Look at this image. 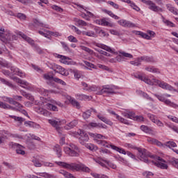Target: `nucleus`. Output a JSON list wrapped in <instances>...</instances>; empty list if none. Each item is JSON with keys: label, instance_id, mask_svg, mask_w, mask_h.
Segmentation results:
<instances>
[{"label": "nucleus", "instance_id": "f257e3e1", "mask_svg": "<svg viewBox=\"0 0 178 178\" xmlns=\"http://www.w3.org/2000/svg\"><path fill=\"white\" fill-rule=\"evenodd\" d=\"M57 165L59 166H62L63 168H65V169H70V170H76V172H85L86 173H90L91 172V169L88 167L84 165V164H77L76 163H67L62 161L56 162Z\"/></svg>", "mask_w": 178, "mask_h": 178}, {"label": "nucleus", "instance_id": "f03ea898", "mask_svg": "<svg viewBox=\"0 0 178 178\" xmlns=\"http://www.w3.org/2000/svg\"><path fill=\"white\" fill-rule=\"evenodd\" d=\"M136 149H137L138 152V156L139 159L142 161V162H145V163H149V161L148 160V158H152L151 154L145 149L136 147Z\"/></svg>", "mask_w": 178, "mask_h": 178}, {"label": "nucleus", "instance_id": "7ed1b4c3", "mask_svg": "<svg viewBox=\"0 0 178 178\" xmlns=\"http://www.w3.org/2000/svg\"><path fill=\"white\" fill-rule=\"evenodd\" d=\"M64 152L69 155V156H79L80 149L77 145L74 144H70V147H65L64 148Z\"/></svg>", "mask_w": 178, "mask_h": 178}, {"label": "nucleus", "instance_id": "20e7f679", "mask_svg": "<svg viewBox=\"0 0 178 178\" xmlns=\"http://www.w3.org/2000/svg\"><path fill=\"white\" fill-rule=\"evenodd\" d=\"M22 98H23V97L17 95L13 96V98L8 97H4L6 102H8L11 105H15L17 108H23V106L20 103L16 102L22 101Z\"/></svg>", "mask_w": 178, "mask_h": 178}, {"label": "nucleus", "instance_id": "39448f33", "mask_svg": "<svg viewBox=\"0 0 178 178\" xmlns=\"http://www.w3.org/2000/svg\"><path fill=\"white\" fill-rule=\"evenodd\" d=\"M153 83V86H159L163 90H168L169 91H173V86L166 83L165 82L161 81L156 79H152V81Z\"/></svg>", "mask_w": 178, "mask_h": 178}, {"label": "nucleus", "instance_id": "423d86ee", "mask_svg": "<svg viewBox=\"0 0 178 178\" xmlns=\"http://www.w3.org/2000/svg\"><path fill=\"white\" fill-rule=\"evenodd\" d=\"M78 134L80 136V137L79 138V141L80 144H81V145H86L87 143H88V140H90L88 134L81 130H79L78 131Z\"/></svg>", "mask_w": 178, "mask_h": 178}, {"label": "nucleus", "instance_id": "0eeeda50", "mask_svg": "<svg viewBox=\"0 0 178 178\" xmlns=\"http://www.w3.org/2000/svg\"><path fill=\"white\" fill-rule=\"evenodd\" d=\"M156 159L158 161H152V163H154L155 166L160 168V169H168V164L165 163L166 161L163 160V159L161 158L160 156H157L156 157Z\"/></svg>", "mask_w": 178, "mask_h": 178}, {"label": "nucleus", "instance_id": "6e6552de", "mask_svg": "<svg viewBox=\"0 0 178 178\" xmlns=\"http://www.w3.org/2000/svg\"><path fill=\"white\" fill-rule=\"evenodd\" d=\"M111 148H112V149H114L115 151H117L118 152H120V154H123V155L127 154L128 156H130V158H131L132 159H136V156L129 151L126 152L124 149L118 147L115 145H111Z\"/></svg>", "mask_w": 178, "mask_h": 178}, {"label": "nucleus", "instance_id": "1a4fd4ad", "mask_svg": "<svg viewBox=\"0 0 178 178\" xmlns=\"http://www.w3.org/2000/svg\"><path fill=\"white\" fill-rule=\"evenodd\" d=\"M10 145H11L13 148H15L17 154L19 155H24L26 154V152L24 151V147L23 145L13 142H11Z\"/></svg>", "mask_w": 178, "mask_h": 178}, {"label": "nucleus", "instance_id": "9d476101", "mask_svg": "<svg viewBox=\"0 0 178 178\" xmlns=\"http://www.w3.org/2000/svg\"><path fill=\"white\" fill-rule=\"evenodd\" d=\"M54 71L56 72V73H59L60 74H62V76H69V71L60 65H56V69H54Z\"/></svg>", "mask_w": 178, "mask_h": 178}, {"label": "nucleus", "instance_id": "9b49d317", "mask_svg": "<svg viewBox=\"0 0 178 178\" xmlns=\"http://www.w3.org/2000/svg\"><path fill=\"white\" fill-rule=\"evenodd\" d=\"M118 23L120 26H122V27H136V24L126 19H120Z\"/></svg>", "mask_w": 178, "mask_h": 178}, {"label": "nucleus", "instance_id": "f8f14e48", "mask_svg": "<svg viewBox=\"0 0 178 178\" xmlns=\"http://www.w3.org/2000/svg\"><path fill=\"white\" fill-rule=\"evenodd\" d=\"M144 60L145 62H148L151 63H155L156 62V60L152 56H143L140 58H138L139 62H143Z\"/></svg>", "mask_w": 178, "mask_h": 178}, {"label": "nucleus", "instance_id": "ddd939ff", "mask_svg": "<svg viewBox=\"0 0 178 178\" xmlns=\"http://www.w3.org/2000/svg\"><path fill=\"white\" fill-rule=\"evenodd\" d=\"M115 94V90H113V88L106 87L103 88L100 91H99L97 94V95H102V94Z\"/></svg>", "mask_w": 178, "mask_h": 178}, {"label": "nucleus", "instance_id": "4468645a", "mask_svg": "<svg viewBox=\"0 0 178 178\" xmlns=\"http://www.w3.org/2000/svg\"><path fill=\"white\" fill-rule=\"evenodd\" d=\"M136 79H138L139 80H141V81H144V83H146V84H149V86H154V83L150 80L149 79L139 74H136L134 76Z\"/></svg>", "mask_w": 178, "mask_h": 178}, {"label": "nucleus", "instance_id": "2eb2a0df", "mask_svg": "<svg viewBox=\"0 0 178 178\" xmlns=\"http://www.w3.org/2000/svg\"><path fill=\"white\" fill-rule=\"evenodd\" d=\"M10 70L11 72L15 73V74H16L17 76H19V77H26V74H24V72H22L20 69L16 67H11Z\"/></svg>", "mask_w": 178, "mask_h": 178}, {"label": "nucleus", "instance_id": "dca6fc26", "mask_svg": "<svg viewBox=\"0 0 178 178\" xmlns=\"http://www.w3.org/2000/svg\"><path fill=\"white\" fill-rule=\"evenodd\" d=\"M119 54H120L117 56L118 62H121L122 60L120 59V58H122V56H124V58H129L130 59L133 58V55H131V54L126 53L122 51H120Z\"/></svg>", "mask_w": 178, "mask_h": 178}, {"label": "nucleus", "instance_id": "f3484780", "mask_svg": "<svg viewBox=\"0 0 178 178\" xmlns=\"http://www.w3.org/2000/svg\"><path fill=\"white\" fill-rule=\"evenodd\" d=\"M17 35H19V37H22L23 40H25V41H27V42H29V44H31V45H34V40H33L29 36L23 33V32H18Z\"/></svg>", "mask_w": 178, "mask_h": 178}, {"label": "nucleus", "instance_id": "a211bd4d", "mask_svg": "<svg viewBox=\"0 0 178 178\" xmlns=\"http://www.w3.org/2000/svg\"><path fill=\"white\" fill-rule=\"evenodd\" d=\"M49 123L53 126V127H55V129L59 127L60 126L62 121H60L58 118H52L51 120H49Z\"/></svg>", "mask_w": 178, "mask_h": 178}, {"label": "nucleus", "instance_id": "6ab92c4d", "mask_svg": "<svg viewBox=\"0 0 178 178\" xmlns=\"http://www.w3.org/2000/svg\"><path fill=\"white\" fill-rule=\"evenodd\" d=\"M12 37V33L10 32H3V35L0 36V38L1 39V41H12V39L10 38Z\"/></svg>", "mask_w": 178, "mask_h": 178}, {"label": "nucleus", "instance_id": "aec40b11", "mask_svg": "<svg viewBox=\"0 0 178 178\" xmlns=\"http://www.w3.org/2000/svg\"><path fill=\"white\" fill-rule=\"evenodd\" d=\"M149 9H150V10H152L153 12H163V10L159 6H157L156 4H155V3H154L153 1H152L149 5Z\"/></svg>", "mask_w": 178, "mask_h": 178}, {"label": "nucleus", "instance_id": "412c9836", "mask_svg": "<svg viewBox=\"0 0 178 178\" xmlns=\"http://www.w3.org/2000/svg\"><path fill=\"white\" fill-rule=\"evenodd\" d=\"M88 127H96L97 129H107V126L101 123L90 122L88 124Z\"/></svg>", "mask_w": 178, "mask_h": 178}, {"label": "nucleus", "instance_id": "4be33fe9", "mask_svg": "<svg viewBox=\"0 0 178 178\" xmlns=\"http://www.w3.org/2000/svg\"><path fill=\"white\" fill-rule=\"evenodd\" d=\"M96 23L97 24H99L100 26L112 27V24L109 23V22H107L105 18H103L102 19H97Z\"/></svg>", "mask_w": 178, "mask_h": 178}, {"label": "nucleus", "instance_id": "5701e85b", "mask_svg": "<svg viewBox=\"0 0 178 178\" xmlns=\"http://www.w3.org/2000/svg\"><path fill=\"white\" fill-rule=\"evenodd\" d=\"M123 1L124 2H125V3H128V5H129V6L132 8V9H134V10H136V12H140V8L137 6V5L134 3V2L131 1V0H123Z\"/></svg>", "mask_w": 178, "mask_h": 178}, {"label": "nucleus", "instance_id": "b1692460", "mask_svg": "<svg viewBox=\"0 0 178 178\" xmlns=\"http://www.w3.org/2000/svg\"><path fill=\"white\" fill-rule=\"evenodd\" d=\"M0 108H3V109H11V111H19V108L12 107L10 105L6 104L2 102H0Z\"/></svg>", "mask_w": 178, "mask_h": 178}, {"label": "nucleus", "instance_id": "393cba45", "mask_svg": "<svg viewBox=\"0 0 178 178\" xmlns=\"http://www.w3.org/2000/svg\"><path fill=\"white\" fill-rule=\"evenodd\" d=\"M101 90L102 89L100 87L97 86L95 85L90 86L89 88H84L85 91H88L89 92H91L92 91L99 92V91H101Z\"/></svg>", "mask_w": 178, "mask_h": 178}, {"label": "nucleus", "instance_id": "a878e982", "mask_svg": "<svg viewBox=\"0 0 178 178\" xmlns=\"http://www.w3.org/2000/svg\"><path fill=\"white\" fill-rule=\"evenodd\" d=\"M77 120H74L72 122H70L68 124L65 126V130H70V129H73V127H76L78 124Z\"/></svg>", "mask_w": 178, "mask_h": 178}, {"label": "nucleus", "instance_id": "bb28decb", "mask_svg": "<svg viewBox=\"0 0 178 178\" xmlns=\"http://www.w3.org/2000/svg\"><path fill=\"white\" fill-rule=\"evenodd\" d=\"M57 58H58V59H60V62H61V63H63L64 65L69 64V62L67 61V60H70V58L69 57L58 54Z\"/></svg>", "mask_w": 178, "mask_h": 178}, {"label": "nucleus", "instance_id": "cd10ccee", "mask_svg": "<svg viewBox=\"0 0 178 178\" xmlns=\"http://www.w3.org/2000/svg\"><path fill=\"white\" fill-rule=\"evenodd\" d=\"M82 35H87L88 37H93L94 38H97V37H98V35H97V33H95V32H94L93 31H83Z\"/></svg>", "mask_w": 178, "mask_h": 178}, {"label": "nucleus", "instance_id": "c85d7f7f", "mask_svg": "<svg viewBox=\"0 0 178 178\" xmlns=\"http://www.w3.org/2000/svg\"><path fill=\"white\" fill-rule=\"evenodd\" d=\"M97 118L99 119V120H102V122L106 123V124H108L109 126H112V124H113V122L102 115H97Z\"/></svg>", "mask_w": 178, "mask_h": 178}, {"label": "nucleus", "instance_id": "c756f323", "mask_svg": "<svg viewBox=\"0 0 178 178\" xmlns=\"http://www.w3.org/2000/svg\"><path fill=\"white\" fill-rule=\"evenodd\" d=\"M97 47H98V48H101L102 49H104V51H107V52H111V54H115V51H113V49H112L108 46L100 44H98Z\"/></svg>", "mask_w": 178, "mask_h": 178}, {"label": "nucleus", "instance_id": "7c9ffc66", "mask_svg": "<svg viewBox=\"0 0 178 178\" xmlns=\"http://www.w3.org/2000/svg\"><path fill=\"white\" fill-rule=\"evenodd\" d=\"M12 80H14L16 83H18V84H22L23 86H29V82L26 81H23L20 79L19 78H17V76H13L11 77Z\"/></svg>", "mask_w": 178, "mask_h": 178}, {"label": "nucleus", "instance_id": "2f4dec72", "mask_svg": "<svg viewBox=\"0 0 178 178\" xmlns=\"http://www.w3.org/2000/svg\"><path fill=\"white\" fill-rule=\"evenodd\" d=\"M53 149L55 151V152H56L58 158H60V156H62V148L59 145H56Z\"/></svg>", "mask_w": 178, "mask_h": 178}, {"label": "nucleus", "instance_id": "473e14b6", "mask_svg": "<svg viewBox=\"0 0 178 178\" xmlns=\"http://www.w3.org/2000/svg\"><path fill=\"white\" fill-rule=\"evenodd\" d=\"M166 8L170 12H171V13H173V15H176L177 16H178V10L175 8V7L172 6V5L167 4Z\"/></svg>", "mask_w": 178, "mask_h": 178}, {"label": "nucleus", "instance_id": "72a5a7b5", "mask_svg": "<svg viewBox=\"0 0 178 178\" xmlns=\"http://www.w3.org/2000/svg\"><path fill=\"white\" fill-rule=\"evenodd\" d=\"M96 143L99 145H102V147H105L106 148H110L111 145H109L108 144V142L105 140H97Z\"/></svg>", "mask_w": 178, "mask_h": 178}, {"label": "nucleus", "instance_id": "f704fd0d", "mask_svg": "<svg viewBox=\"0 0 178 178\" xmlns=\"http://www.w3.org/2000/svg\"><path fill=\"white\" fill-rule=\"evenodd\" d=\"M9 117L11 118V119H13L15 122H19L20 124H22V123H23L24 120H26V119L22 117H17L16 115H9Z\"/></svg>", "mask_w": 178, "mask_h": 178}, {"label": "nucleus", "instance_id": "c9c22d12", "mask_svg": "<svg viewBox=\"0 0 178 178\" xmlns=\"http://www.w3.org/2000/svg\"><path fill=\"white\" fill-rule=\"evenodd\" d=\"M136 35H140L142 38H145V40H151V36L148 35V34L145 33L142 31H136Z\"/></svg>", "mask_w": 178, "mask_h": 178}, {"label": "nucleus", "instance_id": "e433bc0d", "mask_svg": "<svg viewBox=\"0 0 178 178\" xmlns=\"http://www.w3.org/2000/svg\"><path fill=\"white\" fill-rule=\"evenodd\" d=\"M86 148L88 149H90V151H97L98 149V147L95 146L94 144L91 143H86L85 145Z\"/></svg>", "mask_w": 178, "mask_h": 178}, {"label": "nucleus", "instance_id": "4c0bfd02", "mask_svg": "<svg viewBox=\"0 0 178 178\" xmlns=\"http://www.w3.org/2000/svg\"><path fill=\"white\" fill-rule=\"evenodd\" d=\"M46 106L47 109H49V111H53L54 112H58V107L54 105V104L47 103L46 104Z\"/></svg>", "mask_w": 178, "mask_h": 178}, {"label": "nucleus", "instance_id": "58836bf2", "mask_svg": "<svg viewBox=\"0 0 178 178\" xmlns=\"http://www.w3.org/2000/svg\"><path fill=\"white\" fill-rule=\"evenodd\" d=\"M43 77L44 80H48L47 84H51V81H52V80L54 81V79H55V77L52 76V75H49L48 74H44Z\"/></svg>", "mask_w": 178, "mask_h": 178}, {"label": "nucleus", "instance_id": "ea45409f", "mask_svg": "<svg viewBox=\"0 0 178 178\" xmlns=\"http://www.w3.org/2000/svg\"><path fill=\"white\" fill-rule=\"evenodd\" d=\"M104 13H106L107 15H108L109 16H111V17H113V19H115V20H119V17L115 14H113V13H112V11H109L108 10H104Z\"/></svg>", "mask_w": 178, "mask_h": 178}, {"label": "nucleus", "instance_id": "a19ab883", "mask_svg": "<svg viewBox=\"0 0 178 178\" xmlns=\"http://www.w3.org/2000/svg\"><path fill=\"white\" fill-rule=\"evenodd\" d=\"M170 163L172 164L174 168L178 169V159L172 158L170 160Z\"/></svg>", "mask_w": 178, "mask_h": 178}, {"label": "nucleus", "instance_id": "79ce46f5", "mask_svg": "<svg viewBox=\"0 0 178 178\" xmlns=\"http://www.w3.org/2000/svg\"><path fill=\"white\" fill-rule=\"evenodd\" d=\"M145 70L150 72L151 73H160L159 70L154 67H145Z\"/></svg>", "mask_w": 178, "mask_h": 178}, {"label": "nucleus", "instance_id": "37998d69", "mask_svg": "<svg viewBox=\"0 0 178 178\" xmlns=\"http://www.w3.org/2000/svg\"><path fill=\"white\" fill-rule=\"evenodd\" d=\"M33 25L35 27H44V23L41 22L38 19H33Z\"/></svg>", "mask_w": 178, "mask_h": 178}, {"label": "nucleus", "instance_id": "c03bdc74", "mask_svg": "<svg viewBox=\"0 0 178 178\" xmlns=\"http://www.w3.org/2000/svg\"><path fill=\"white\" fill-rule=\"evenodd\" d=\"M165 145L168 148H171V147L175 148V147H177V145L176 144V143L173 141H168L165 143Z\"/></svg>", "mask_w": 178, "mask_h": 178}, {"label": "nucleus", "instance_id": "a18cd8bd", "mask_svg": "<svg viewBox=\"0 0 178 178\" xmlns=\"http://www.w3.org/2000/svg\"><path fill=\"white\" fill-rule=\"evenodd\" d=\"M140 129L142 130V131H144L145 133H151V131H152V129H151V128L145 125H142L140 127Z\"/></svg>", "mask_w": 178, "mask_h": 178}, {"label": "nucleus", "instance_id": "49530a36", "mask_svg": "<svg viewBox=\"0 0 178 178\" xmlns=\"http://www.w3.org/2000/svg\"><path fill=\"white\" fill-rule=\"evenodd\" d=\"M163 22L166 24L167 26H170V27H175V24H173L172 22L165 19L163 16H162Z\"/></svg>", "mask_w": 178, "mask_h": 178}, {"label": "nucleus", "instance_id": "de8ad7c7", "mask_svg": "<svg viewBox=\"0 0 178 178\" xmlns=\"http://www.w3.org/2000/svg\"><path fill=\"white\" fill-rule=\"evenodd\" d=\"M71 104L73 105V106H76V109H80V103H79V102H77L76 99H72Z\"/></svg>", "mask_w": 178, "mask_h": 178}, {"label": "nucleus", "instance_id": "09e8293b", "mask_svg": "<svg viewBox=\"0 0 178 178\" xmlns=\"http://www.w3.org/2000/svg\"><path fill=\"white\" fill-rule=\"evenodd\" d=\"M91 116V110H88L83 113V119H88Z\"/></svg>", "mask_w": 178, "mask_h": 178}, {"label": "nucleus", "instance_id": "8fccbe9b", "mask_svg": "<svg viewBox=\"0 0 178 178\" xmlns=\"http://www.w3.org/2000/svg\"><path fill=\"white\" fill-rule=\"evenodd\" d=\"M54 81H55V83H58V84H61L62 86H66V82L63 81V80L59 78L54 79Z\"/></svg>", "mask_w": 178, "mask_h": 178}, {"label": "nucleus", "instance_id": "3c124183", "mask_svg": "<svg viewBox=\"0 0 178 178\" xmlns=\"http://www.w3.org/2000/svg\"><path fill=\"white\" fill-rule=\"evenodd\" d=\"M143 175L145 176V177L146 178H150L152 177V176H154V173L149 171H145L143 173Z\"/></svg>", "mask_w": 178, "mask_h": 178}, {"label": "nucleus", "instance_id": "603ef678", "mask_svg": "<svg viewBox=\"0 0 178 178\" xmlns=\"http://www.w3.org/2000/svg\"><path fill=\"white\" fill-rule=\"evenodd\" d=\"M147 118L153 122L155 123L156 120H157L154 114L147 113Z\"/></svg>", "mask_w": 178, "mask_h": 178}, {"label": "nucleus", "instance_id": "864d4df0", "mask_svg": "<svg viewBox=\"0 0 178 178\" xmlns=\"http://www.w3.org/2000/svg\"><path fill=\"white\" fill-rule=\"evenodd\" d=\"M104 162H105L106 165H108V166L112 168V169H116V165L113 163L108 161H104Z\"/></svg>", "mask_w": 178, "mask_h": 178}, {"label": "nucleus", "instance_id": "5fc2aeb1", "mask_svg": "<svg viewBox=\"0 0 178 178\" xmlns=\"http://www.w3.org/2000/svg\"><path fill=\"white\" fill-rule=\"evenodd\" d=\"M168 127H169V129H171V130H172L173 131H175V133H177L178 134V127L175 126V125H172V124H168L167 125Z\"/></svg>", "mask_w": 178, "mask_h": 178}, {"label": "nucleus", "instance_id": "6e6d98bb", "mask_svg": "<svg viewBox=\"0 0 178 178\" xmlns=\"http://www.w3.org/2000/svg\"><path fill=\"white\" fill-rule=\"evenodd\" d=\"M107 3L108 5H111V6H113V8H114L115 9H118L119 8V5L113 1H108Z\"/></svg>", "mask_w": 178, "mask_h": 178}, {"label": "nucleus", "instance_id": "4d7b16f0", "mask_svg": "<svg viewBox=\"0 0 178 178\" xmlns=\"http://www.w3.org/2000/svg\"><path fill=\"white\" fill-rule=\"evenodd\" d=\"M17 17H18V19H20V20H26V15L19 13L17 14Z\"/></svg>", "mask_w": 178, "mask_h": 178}, {"label": "nucleus", "instance_id": "13d9d810", "mask_svg": "<svg viewBox=\"0 0 178 178\" xmlns=\"http://www.w3.org/2000/svg\"><path fill=\"white\" fill-rule=\"evenodd\" d=\"M141 62L142 61H139L138 60V58L136 59V60H133V61H131L130 63L131 65H134V66H140V65H141Z\"/></svg>", "mask_w": 178, "mask_h": 178}, {"label": "nucleus", "instance_id": "bf43d9fd", "mask_svg": "<svg viewBox=\"0 0 178 178\" xmlns=\"http://www.w3.org/2000/svg\"><path fill=\"white\" fill-rule=\"evenodd\" d=\"M34 124H35V123H34L32 121H26L24 122V125L27 127V126H29V127H34Z\"/></svg>", "mask_w": 178, "mask_h": 178}, {"label": "nucleus", "instance_id": "052dcab7", "mask_svg": "<svg viewBox=\"0 0 178 178\" xmlns=\"http://www.w3.org/2000/svg\"><path fill=\"white\" fill-rule=\"evenodd\" d=\"M32 162L34 163L35 168H41V166H42V164H41L38 160H32Z\"/></svg>", "mask_w": 178, "mask_h": 178}, {"label": "nucleus", "instance_id": "680f3d73", "mask_svg": "<svg viewBox=\"0 0 178 178\" xmlns=\"http://www.w3.org/2000/svg\"><path fill=\"white\" fill-rule=\"evenodd\" d=\"M52 9H54V10H56V12H63V9H62L60 7L56 6V5H54L52 6Z\"/></svg>", "mask_w": 178, "mask_h": 178}, {"label": "nucleus", "instance_id": "e2e57ef3", "mask_svg": "<svg viewBox=\"0 0 178 178\" xmlns=\"http://www.w3.org/2000/svg\"><path fill=\"white\" fill-rule=\"evenodd\" d=\"M0 66H3V67H9V63L5 60H0Z\"/></svg>", "mask_w": 178, "mask_h": 178}, {"label": "nucleus", "instance_id": "0e129e2a", "mask_svg": "<svg viewBox=\"0 0 178 178\" xmlns=\"http://www.w3.org/2000/svg\"><path fill=\"white\" fill-rule=\"evenodd\" d=\"M74 76L75 79L79 80V79H80L81 77V74L79 71H74Z\"/></svg>", "mask_w": 178, "mask_h": 178}, {"label": "nucleus", "instance_id": "69168bd1", "mask_svg": "<svg viewBox=\"0 0 178 178\" xmlns=\"http://www.w3.org/2000/svg\"><path fill=\"white\" fill-rule=\"evenodd\" d=\"M68 41H70V42H78L77 39L73 35H70L68 37Z\"/></svg>", "mask_w": 178, "mask_h": 178}, {"label": "nucleus", "instance_id": "338daca9", "mask_svg": "<svg viewBox=\"0 0 178 178\" xmlns=\"http://www.w3.org/2000/svg\"><path fill=\"white\" fill-rule=\"evenodd\" d=\"M76 23L79 25V26H87V22H86V21L81 20V19H78L76 21Z\"/></svg>", "mask_w": 178, "mask_h": 178}, {"label": "nucleus", "instance_id": "774afa93", "mask_svg": "<svg viewBox=\"0 0 178 178\" xmlns=\"http://www.w3.org/2000/svg\"><path fill=\"white\" fill-rule=\"evenodd\" d=\"M60 44L63 48L65 49V51H69V46H67V44L66 42H60Z\"/></svg>", "mask_w": 178, "mask_h": 178}]
</instances>
